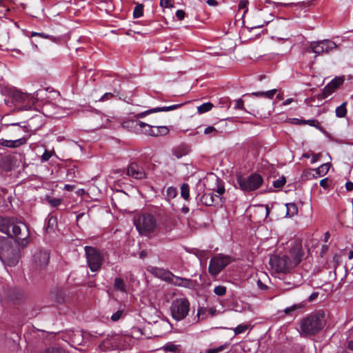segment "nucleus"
<instances>
[{
	"mask_svg": "<svg viewBox=\"0 0 353 353\" xmlns=\"http://www.w3.org/2000/svg\"><path fill=\"white\" fill-rule=\"evenodd\" d=\"M26 143L27 138L26 137H20L17 139H0V147L8 148H17L21 145H25Z\"/></svg>",
	"mask_w": 353,
	"mask_h": 353,
	"instance_id": "obj_15",
	"label": "nucleus"
},
{
	"mask_svg": "<svg viewBox=\"0 0 353 353\" xmlns=\"http://www.w3.org/2000/svg\"><path fill=\"white\" fill-rule=\"evenodd\" d=\"M181 196L185 200L189 199L190 188L187 183H183L181 186Z\"/></svg>",
	"mask_w": 353,
	"mask_h": 353,
	"instance_id": "obj_30",
	"label": "nucleus"
},
{
	"mask_svg": "<svg viewBox=\"0 0 353 353\" xmlns=\"http://www.w3.org/2000/svg\"><path fill=\"white\" fill-rule=\"evenodd\" d=\"M231 261V257L228 255L216 254L210 259L209 273L214 276L218 275Z\"/></svg>",
	"mask_w": 353,
	"mask_h": 353,
	"instance_id": "obj_5",
	"label": "nucleus"
},
{
	"mask_svg": "<svg viewBox=\"0 0 353 353\" xmlns=\"http://www.w3.org/2000/svg\"><path fill=\"white\" fill-rule=\"evenodd\" d=\"M286 207V216L292 217L297 214L298 208L294 203H290L285 204Z\"/></svg>",
	"mask_w": 353,
	"mask_h": 353,
	"instance_id": "obj_25",
	"label": "nucleus"
},
{
	"mask_svg": "<svg viewBox=\"0 0 353 353\" xmlns=\"http://www.w3.org/2000/svg\"><path fill=\"white\" fill-rule=\"evenodd\" d=\"M143 14V6L138 4L134 9L133 17L134 18H139Z\"/></svg>",
	"mask_w": 353,
	"mask_h": 353,
	"instance_id": "obj_32",
	"label": "nucleus"
},
{
	"mask_svg": "<svg viewBox=\"0 0 353 353\" xmlns=\"http://www.w3.org/2000/svg\"><path fill=\"white\" fill-rule=\"evenodd\" d=\"M344 82V78L342 77H336L333 79L323 90V97L327 98L333 93L336 88L341 85Z\"/></svg>",
	"mask_w": 353,
	"mask_h": 353,
	"instance_id": "obj_13",
	"label": "nucleus"
},
{
	"mask_svg": "<svg viewBox=\"0 0 353 353\" xmlns=\"http://www.w3.org/2000/svg\"><path fill=\"white\" fill-rule=\"evenodd\" d=\"M325 326L323 313H317L303 318L300 321L299 333L303 336L314 335Z\"/></svg>",
	"mask_w": 353,
	"mask_h": 353,
	"instance_id": "obj_1",
	"label": "nucleus"
},
{
	"mask_svg": "<svg viewBox=\"0 0 353 353\" xmlns=\"http://www.w3.org/2000/svg\"><path fill=\"white\" fill-rule=\"evenodd\" d=\"M5 126L8 128V133L11 138L17 139L20 137H25L24 134L26 132V126L23 127L17 123L6 124Z\"/></svg>",
	"mask_w": 353,
	"mask_h": 353,
	"instance_id": "obj_12",
	"label": "nucleus"
},
{
	"mask_svg": "<svg viewBox=\"0 0 353 353\" xmlns=\"http://www.w3.org/2000/svg\"><path fill=\"white\" fill-rule=\"evenodd\" d=\"M345 188L347 191H352L353 190V183L348 181L345 183Z\"/></svg>",
	"mask_w": 353,
	"mask_h": 353,
	"instance_id": "obj_53",
	"label": "nucleus"
},
{
	"mask_svg": "<svg viewBox=\"0 0 353 353\" xmlns=\"http://www.w3.org/2000/svg\"><path fill=\"white\" fill-rule=\"evenodd\" d=\"M176 189L172 187H169L166 191V195L169 199L174 198L176 196Z\"/></svg>",
	"mask_w": 353,
	"mask_h": 353,
	"instance_id": "obj_38",
	"label": "nucleus"
},
{
	"mask_svg": "<svg viewBox=\"0 0 353 353\" xmlns=\"http://www.w3.org/2000/svg\"><path fill=\"white\" fill-rule=\"evenodd\" d=\"M214 292L217 296H223L226 293V288L223 285L216 286L214 289Z\"/></svg>",
	"mask_w": 353,
	"mask_h": 353,
	"instance_id": "obj_36",
	"label": "nucleus"
},
{
	"mask_svg": "<svg viewBox=\"0 0 353 353\" xmlns=\"http://www.w3.org/2000/svg\"><path fill=\"white\" fill-rule=\"evenodd\" d=\"M64 189L68 191H71L74 189V185L66 184L64 187Z\"/></svg>",
	"mask_w": 353,
	"mask_h": 353,
	"instance_id": "obj_55",
	"label": "nucleus"
},
{
	"mask_svg": "<svg viewBox=\"0 0 353 353\" xmlns=\"http://www.w3.org/2000/svg\"><path fill=\"white\" fill-rule=\"evenodd\" d=\"M276 91V89H272L267 92H253L252 95L255 97H263L268 99H272Z\"/></svg>",
	"mask_w": 353,
	"mask_h": 353,
	"instance_id": "obj_28",
	"label": "nucleus"
},
{
	"mask_svg": "<svg viewBox=\"0 0 353 353\" xmlns=\"http://www.w3.org/2000/svg\"><path fill=\"white\" fill-rule=\"evenodd\" d=\"M170 132L168 127L165 125H153V137L165 136Z\"/></svg>",
	"mask_w": 353,
	"mask_h": 353,
	"instance_id": "obj_22",
	"label": "nucleus"
},
{
	"mask_svg": "<svg viewBox=\"0 0 353 353\" xmlns=\"http://www.w3.org/2000/svg\"><path fill=\"white\" fill-rule=\"evenodd\" d=\"M330 166H331L330 163H323L319 168L313 170V171L315 172V174H316V175L314 174V176L319 177V176H324L329 171Z\"/></svg>",
	"mask_w": 353,
	"mask_h": 353,
	"instance_id": "obj_23",
	"label": "nucleus"
},
{
	"mask_svg": "<svg viewBox=\"0 0 353 353\" xmlns=\"http://www.w3.org/2000/svg\"><path fill=\"white\" fill-rule=\"evenodd\" d=\"M165 352L181 353V346L180 345L174 344L172 342L166 343L161 348Z\"/></svg>",
	"mask_w": 353,
	"mask_h": 353,
	"instance_id": "obj_21",
	"label": "nucleus"
},
{
	"mask_svg": "<svg viewBox=\"0 0 353 353\" xmlns=\"http://www.w3.org/2000/svg\"><path fill=\"white\" fill-rule=\"evenodd\" d=\"M293 101L292 99H286L284 102H283V105H288L289 104H290L292 103V101Z\"/></svg>",
	"mask_w": 353,
	"mask_h": 353,
	"instance_id": "obj_58",
	"label": "nucleus"
},
{
	"mask_svg": "<svg viewBox=\"0 0 353 353\" xmlns=\"http://www.w3.org/2000/svg\"><path fill=\"white\" fill-rule=\"evenodd\" d=\"M34 36H39L41 37L46 38V39L50 37L49 35H47L44 33H39V32H32L31 37H34Z\"/></svg>",
	"mask_w": 353,
	"mask_h": 353,
	"instance_id": "obj_50",
	"label": "nucleus"
},
{
	"mask_svg": "<svg viewBox=\"0 0 353 353\" xmlns=\"http://www.w3.org/2000/svg\"><path fill=\"white\" fill-rule=\"evenodd\" d=\"M305 255L302 245L300 242L295 241L290 250V256L293 266L295 267L301 263Z\"/></svg>",
	"mask_w": 353,
	"mask_h": 353,
	"instance_id": "obj_11",
	"label": "nucleus"
},
{
	"mask_svg": "<svg viewBox=\"0 0 353 353\" xmlns=\"http://www.w3.org/2000/svg\"><path fill=\"white\" fill-rule=\"evenodd\" d=\"M298 123H303V124H307V125H309L310 126L315 127L317 129H320L321 128V126H320V124H319V121L317 120H315V119L300 120V121H299Z\"/></svg>",
	"mask_w": 353,
	"mask_h": 353,
	"instance_id": "obj_31",
	"label": "nucleus"
},
{
	"mask_svg": "<svg viewBox=\"0 0 353 353\" xmlns=\"http://www.w3.org/2000/svg\"><path fill=\"white\" fill-rule=\"evenodd\" d=\"M347 347L353 351V339L348 341Z\"/></svg>",
	"mask_w": 353,
	"mask_h": 353,
	"instance_id": "obj_56",
	"label": "nucleus"
},
{
	"mask_svg": "<svg viewBox=\"0 0 353 353\" xmlns=\"http://www.w3.org/2000/svg\"><path fill=\"white\" fill-rule=\"evenodd\" d=\"M125 315V311L123 309H119L111 316V320L112 321H118Z\"/></svg>",
	"mask_w": 353,
	"mask_h": 353,
	"instance_id": "obj_33",
	"label": "nucleus"
},
{
	"mask_svg": "<svg viewBox=\"0 0 353 353\" xmlns=\"http://www.w3.org/2000/svg\"><path fill=\"white\" fill-rule=\"evenodd\" d=\"M320 185L323 187V188H327L328 187V179L325 178L323 179H321L320 181Z\"/></svg>",
	"mask_w": 353,
	"mask_h": 353,
	"instance_id": "obj_49",
	"label": "nucleus"
},
{
	"mask_svg": "<svg viewBox=\"0 0 353 353\" xmlns=\"http://www.w3.org/2000/svg\"><path fill=\"white\" fill-rule=\"evenodd\" d=\"M51 157H52V154L50 152L45 151L41 156V160L43 161H47L50 159Z\"/></svg>",
	"mask_w": 353,
	"mask_h": 353,
	"instance_id": "obj_46",
	"label": "nucleus"
},
{
	"mask_svg": "<svg viewBox=\"0 0 353 353\" xmlns=\"http://www.w3.org/2000/svg\"><path fill=\"white\" fill-rule=\"evenodd\" d=\"M219 199V196L214 195L212 192L205 193L201 198L203 204L207 206H212L215 205Z\"/></svg>",
	"mask_w": 353,
	"mask_h": 353,
	"instance_id": "obj_18",
	"label": "nucleus"
},
{
	"mask_svg": "<svg viewBox=\"0 0 353 353\" xmlns=\"http://www.w3.org/2000/svg\"><path fill=\"white\" fill-rule=\"evenodd\" d=\"M170 309L172 317L177 321H181L189 313L190 302L185 298L176 299L172 302Z\"/></svg>",
	"mask_w": 353,
	"mask_h": 353,
	"instance_id": "obj_3",
	"label": "nucleus"
},
{
	"mask_svg": "<svg viewBox=\"0 0 353 353\" xmlns=\"http://www.w3.org/2000/svg\"><path fill=\"white\" fill-rule=\"evenodd\" d=\"M346 101L343 102L341 105L338 106L335 110L336 116L339 118H343L347 114Z\"/></svg>",
	"mask_w": 353,
	"mask_h": 353,
	"instance_id": "obj_27",
	"label": "nucleus"
},
{
	"mask_svg": "<svg viewBox=\"0 0 353 353\" xmlns=\"http://www.w3.org/2000/svg\"><path fill=\"white\" fill-rule=\"evenodd\" d=\"M263 179L259 174H252L249 176L245 177L241 175L236 176V182L239 188L245 192L254 191L259 188Z\"/></svg>",
	"mask_w": 353,
	"mask_h": 353,
	"instance_id": "obj_4",
	"label": "nucleus"
},
{
	"mask_svg": "<svg viewBox=\"0 0 353 353\" xmlns=\"http://www.w3.org/2000/svg\"><path fill=\"white\" fill-rule=\"evenodd\" d=\"M303 157H305V158H310V155H309V154H304L303 155Z\"/></svg>",
	"mask_w": 353,
	"mask_h": 353,
	"instance_id": "obj_62",
	"label": "nucleus"
},
{
	"mask_svg": "<svg viewBox=\"0 0 353 353\" xmlns=\"http://www.w3.org/2000/svg\"><path fill=\"white\" fill-rule=\"evenodd\" d=\"M317 296V294L316 293H313L310 296V300H313L315 297Z\"/></svg>",
	"mask_w": 353,
	"mask_h": 353,
	"instance_id": "obj_60",
	"label": "nucleus"
},
{
	"mask_svg": "<svg viewBox=\"0 0 353 353\" xmlns=\"http://www.w3.org/2000/svg\"><path fill=\"white\" fill-rule=\"evenodd\" d=\"M329 238H330V234L328 232H326L325 234V236H324L325 241H327Z\"/></svg>",
	"mask_w": 353,
	"mask_h": 353,
	"instance_id": "obj_59",
	"label": "nucleus"
},
{
	"mask_svg": "<svg viewBox=\"0 0 353 353\" xmlns=\"http://www.w3.org/2000/svg\"><path fill=\"white\" fill-rule=\"evenodd\" d=\"M172 0H160V5L164 8H169L172 6Z\"/></svg>",
	"mask_w": 353,
	"mask_h": 353,
	"instance_id": "obj_47",
	"label": "nucleus"
},
{
	"mask_svg": "<svg viewBox=\"0 0 353 353\" xmlns=\"http://www.w3.org/2000/svg\"><path fill=\"white\" fill-rule=\"evenodd\" d=\"M258 285H259V286H261V288H263V283H261V281H258Z\"/></svg>",
	"mask_w": 353,
	"mask_h": 353,
	"instance_id": "obj_61",
	"label": "nucleus"
},
{
	"mask_svg": "<svg viewBox=\"0 0 353 353\" xmlns=\"http://www.w3.org/2000/svg\"><path fill=\"white\" fill-rule=\"evenodd\" d=\"M248 329V325H239L234 329V334L236 335L243 333Z\"/></svg>",
	"mask_w": 353,
	"mask_h": 353,
	"instance_id": "obj_37",
	"label": "nucleus"
},
{
	"mask_svg": "<svg viewBox=\"0 0 353 353\" xmlns=\"http://www.w3.org/2000/svg\"><path fill=\"white\" fill-rule=\"evenodd\" d=\"M11 228L13 235L16 237L19 236L21 234V228L17 225H12L9 227L8 230Z\"/></svg>",
	"mask_w": 353,
	"mask_h": 353,
	"instance_id": "obj_40",
	"label": "nucleus"
},
{
	"mask_svg": "<svg viewBox=\"0 0 353 353\" xmlns=\"http://www.w3.org/2000/svg\"><path fill=\"white\" fill-rule=\"evenodd\" d=\"M48 202L52 207H57L61 203V199H49Z\"/></svg>",
	"mask_w": 353,
	"mask_h": 353,
	"instance_id": "obj_43",
	"label": "nucleus"
},
{
	"mask_svg": "<svg viewBox=\"0 0 353 353\" xmlns=\"http://www.w3.org/2000/svg\"><path fill=\"white\" fill-rule=\"evenodd\" d=\"M127 174L136 179H142L145 177V173L141 166L136 163H131L127 170Z\"/></svg>",
	"mask_w": 353,
	"mask_h": 353,
	"instance_id": "obj_16",
	"label": "nucleus"
},
{
	"mask_svg": "<svg viewBox=\"0 0 353 353\" xmlns=\"http://www.w3.org/2000/svg\"><path fill=\"white\" fill-rule=\"evenodd\" d=\"M234 108L236 109L243 110V101L241 99H239L234 101Z\"/></svg>",
	"mask_w": 353,
	"mask_h": 353,
	"instance_id": "obj_44",
	"label": "nucleus"
},
{
	"mask_svg": "<svg viewBox=\"0 0 353 353\" xmlns=\"http://www.w3.org/2000/svg\"><path fill=\"white\" fill-rule=\"evenodd\" d=\"M337 47L338 46L334 41L329 39L312 41L310 44L311 52L316 55L328 54Z\"/></svg>",
	"mask_w": 353,
	"mask_h": 353,
	"instance_id": "obj_9",
	"label": "nucleus"
},
{
	"mask_svg": "<svg viewBox=\"0 0 353 353\" xmlns=\"http://www.w3.org/2000/svg\"><path fill=\"white\" fill-rule=\"evenodd\" d=\"M114 288L122 292H127L125 284L124 283L123 280L120 277L115 278L114 281Z\"/></svg>",
	"mask_w": 353,
	"mask_h": 353,
	"instance_id": "obj_26",
	"label": "nucleus"
},
{
	"mask_svg": "<svg viewBox=\"0 0 353 353\" xmlns=\"http://www.w3.org/2000/svg\"><path fill=\"white\" fill-rule=\"evenodd\" d=\"M248 3V1L247 0H241L240 3L239 4V9L245 8Z\"/></svg>",
	"mask_w": 353,
	"mask_h": 353,
	"instance_id": "obj_51",
	"label": "nucleus"
},
{
	"mask_svg": "<svg viewBox=\"0 0 353 353\" xmlns=\"http://www.w3.org/2000/svg\"><path fill=\"white\" fill-rule=\"evenodd\" d=\"M270 264L271 268L278 272L285 273L294 268L291 259L285 255L271 256Z\"/></svg>",
	"mask_w": 353,
	"mask_h": 353,
	"instance_id": "obj_8",
	"label": "nucleus"
},
{
	"mask_svg": "<svg viewBox=\"0 0 353 353\" xmlns=\"http://www.w3.org/2000/svg\"><path fill=\"white\" fill-rule=\"evenodd\" d=\"M87 263L92 272L98 271L101 266L103 257L100 252L91 246L85 247Z\"/></svg>",
	"mask_w": 353,
	"mask_h": 353,
	"instance_id": "obj_6",
	"label": "nucleus"
},
{
	"mask_svg": "<svg viewBox=\"0 0 353 353\" xmlns=\"http://www.w3.org/2000/svg\"><path fill=\"white\" fill-rule=\"evenodd\" d=\"M173 152L174 156H176L178 159L181 158L186 154L185 152H184L183 150H181L180 148L174 150Z\"/></svg>",
	"mask_w": 353,
	"mask_h": 353,
	"instance_id": "obj_45",
	"label": "nucleus"
},
{
	"mask_svg": "<svg viewBox=\"0 0 353 353\" xmlns=\"http://www.w3.org/2000/svg\"><path fill=\"white\" fill-rule=\"evenodd\" d=\"M114 96L115 95L114 93L106 92L100 98L99 101H108V100L113 98Z\"/></svg>",
	"mask_w": 353,
	"mask_h": 353,
	"instance_id": "obj_42",
	"label": "nucleus"
},
{
	"mask_svg": "<svg viewBox=\"0 0 353 353\" xmlns=\"http://www.w3.org/2000/svg\"><path fill=\"white\" fill-rule=\"evenodd\" d=\"M12 98L17 103H23L30 98V96L21 91H15L12 94Z\"/></svg>",
	"mask_w": 353,
	"mask_h": 353,
	"instance_id": "obj_24",
	"label": "nucleus"
},
{
	"mask_svg": "<svg viewBox=\"0 0 353 353\" xmlns=\"http://www.w3.org/2000/svg\"><path fill=\"white\" fill-rule=\"evenodd\" d=\"M225 345H220L216 348H210L206 350V353H219L225 349Z\"/></svg>",
	"mask_w": 353,
	"mask_h": 353,
	"instance_id": "obj_41",
	"label": "nucleus"
},
{
	"mask_svg": "<svg viewBox=\"0 0 353 353\" xmlns=\"http://www.w3.org/2000/svg\"><path fill=\"white\" fill-rule=\"evenodd\" d=\"M213 108V104L210 102L203 103L197 108L199 114H203L210 111Z\"/></svg>",
	"mask_w": 353,
	"mask_h": 353,
	"instance_id": "obj_29",
	"label": "nucleus"
},
{
	"mask_svg": "<svg viewBox=\"0 0 353 353\" xmlns=\"http://www.w3.org/2000/svg\"><path fill=\"white\" fill-rule=\"evenodd\" d=\"M320 156H321L320 154H312V160H311V163H314L317 161H319V159L320 158Z\"/></svg>",
	"mask_w": 353,
	"mask_h": 353,
	"instance_id": "obj_52",
	"label": "nucleus"
},
{
	"mask_svg": "<svg viewBox=\"0 0 353 353\" xmlns=\"http://www.w3.org/2000/svg\"><path fill=\"white\" fill-rule=\"evenodd\" d=\"M352 257H353V252H351L350 253L349 258H350V259H351V258H352Z\"/></svg>",
	"mask_w": 353,
	"mask_h": 353,
	"instance_id": "obj_63",
	"label": "nucleus"
},
{
	"mask_svg": "<svg viewBox=\"0 0 353 353\" xmlns=\"http://www.w3.org/2000/svg\"><path fill=\"white\" fill-rule=\"evenodd\" d=\"M217 193L219 194H222L225 192V189L223 187L219 188L216 190Z\"/></svg>",
	"mask_w": 353,
	"mask_h": 353,
	"instance_id": "obj_57",
	"label": "nucleus"
},
{
	"mask_svg": "<svg viewBox=\"0 0 353 353\" xmlns=\"http://www.w3.org/2000/svg\"><path fill=\"white\" fill-rule=\"evenodd\" d=\"M134 223L139 234L145 236L154 232L157 227L156 218L148 213H143L135 217Z\"/></svg>",
	"mask_w": 353,
	"mask_h": 353,
	"instance_id": "obj_2",
	"label": "nucleus"
},
{
	"mask_svg": "<svg viewBox=\"0 0 353 353\" xmlns=\"http://www.w3.org/2000/svg\"><path fill=\"white\" fill-rule=\"evenodd\" d=\"M204 134H212V136H216L218 134V130L214 128L213 126H208L204 130Z\"/></svg>",
	"mask_w": 353,
	"mask_h": 353,
	"instance_id": "obj_39",
	"label": "nucleus"
},
{
	"mask_svg": "<svg viewBox=\"0 0 353 353\" xmlns=\"http://www.w3.org/2000/svg\"><path fill=\"white\" fill-rule=\"evenodd\" d=\"M176 17L179 20H182L185 17V12L182 10H178L176 12Z\"/></svg>",
	"mask_w": 353,
	"mask_h": 353,
	"instance_id": "obj_48",
	"label": "nucleus"
},
{
	"mask_svg": "<svg viewBox=\"0 0 353 353\" xmlns=\"http://www.w3.org/2000/svg\"><path fill=\"white\" fill-rule=\"evenodd\" d=\"M181 106V104H175V105H172L170 106L154 108H152V109L148 110L146 111L138 113L136 115V117L137 119H142V118H143L150 114H152V113L159 112H168V111L176 110Z\"/></svg>",
	"mask_w": 353,
	"mask_h": 353,
	"instance_id": "obj_14",
	"label": "nucleus"
},
{
	"mask_svg": "<svg viewBox=\"0 0 353 353\" xmlns=\"http://www.w3.org/2000/svg\"><path fill=\"white\" fill-rule=\"evenodd\" d=\"M207 3L210 6H216L218 4L216 0H208Z\"/></svg>",
	"mask_w": 353,
	"mask_h": 353,
	"instance_id": "obj_54",
	"label": "nucleus"
},
{
	"mask_svg": "<svg viewBox=\"0 0 353 353\" xmlns=\"http://www.w3.org/2000/svg\"><path fill=\"white\" fill-rule=\"evenodd\" d=\"M50 254L46 251H37L32 259V266L37 270H43L47 267L49 263Z\"/></svg>",
	"mask_w": 353,
	"mask_h": 353,
	"instance_id": "obj_10",
	"label": "nucleus"
},
{
	"mask_svg": "<svg viewBox=\"0 0 353 353\" xmlns=\"http://www.w3.org/2000/svg\"><path fill=\"white\" fill-rule=\"evenodd\" d=\"M148 270L154 275L157 277L161 278L165 281H168L170 279V276H172V273L168 271H165L163 269L151 267Z\"/></svg>",
	"mask_w": 353,
	"mask_h": 353,
	"instance_id": "obj_20",
	"label": "nucleus"
},
{
	"mask_svg": "<svg viewBox=\"0 0 353 353\" xmlns=\"http://www.w3.org/2000/svg\"><path fill=\"white\" fill-rule=\"evenodd\" d=\"M167 281L174 285L185 288L189 287L191 283V281L190 279L176 276L174 275L172 273V276H170V279H168Z\"/></svg>",
	"mask_w": 353,
	"mask_h": 353,
	"instance_id": "obj_19",
	"label": "nucleus"
},
{
	"mask_svg": "<svg viewBox=\"0 0 353 353\" xmlns=\"http://www.w3.org/2000/svg\"><path fill=\"white\" fill-rule=\"evenodd\" d=\"M131 123L142 134L153 137V125L139 121H132Z\"/></svg>",
	"mask_w": 353,
	"mask_h": 353,
	"instance_id": "obj_17",
	"label": "nucleus"
},
{
	"mask_svg": "<svg viewBox=\"0 0 353 353\" xmlns=\"http://www.w3.org/2000/svg\"><path fill=\"white\" fill-rule=\"evenodd\" d=\"M19 259V252L9 244L5 243L0 250V259L6 265L15 266Z\"/></svg>",
	"mask_w": 353,
	"mask_h": 353,
	"instance_id": "obj_7",
	"label": "nucleus"
},
{
	"mask_svg": "<svg viewBox=\"0 0 353 353\" xmlns=\"http://www.w3.org/2000/svg\"><path fill=\"white\" fill-rule=\"evenodd\" d=\"M302 307H303V305L301 303L294 304L290 307H286L283 310V312L285 314H290L291 312H292L298 309H301Z\"/></svg>",
	"mask_w": 353,
	"mask_h": 353,
	"instance_id": "obj_35",
	"label": "nucleus"
},
{
	"mask_svg": "<svg viewBox=\"0 0 353 353\" xmlns=\"http://www.w3.org/2000/svg\"><path fill=\"white\" fill-rule=\"evenodd\" d=\"M351 99H353V94L350 97Z\"/></svg>",
	"mask_w": 353,
	"mask_h": 353,
	"instance_id": "obj_64",
	"label": "nucleus"
},
{
	"mask_svg": "<svg viewBox=\"0 0 353 353\" xmlns=\"http://www.w3.org/2000/svg\"><path fill=\"white\" fill-rule=\"evenodd\" d=\"M286 183V179L282 176L279 179H276L272 182V185L275 188H282Z\"/></svg>",
	"mask_w": 353,
	"mask_h": 353,
	"instance_id": "obj_34",
	"label": "nucleus"
}]
</instances>
